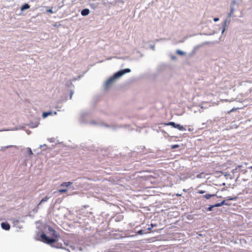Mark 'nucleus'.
<instances>
[{
  "instance_id": "3",
  "label": "nucleus",
  "mask_w": 252,
  "mask_h": 252,
  "mask_svg": "<svg viewBox=\"0 0 252 252\" xmlns=\"http://www.w3.org/2000/svg\"><path fill=\"white\" fill-rule=\"evenodd\" d=\"M217 189L213 186L206 184V199L209 200L213 197V200L216 201L217 198L219 197L216 194Z\"/></svg>"
},
{
  "instance_id": "32",
  "label": "nucleus",
  "mask_w": 252,
  "mask_h": 252,
  "mask_svg": "<svg viewBox=\"0 0 252 252\" xmlns=\"http://www.w3.org/2000/svg\"><path fill=\"white\" fill-rule=\"evenodd\" d=\"M222 186H225V183H222Z\"/></svg>"
},
{
  "instance_id": "9",
  "label": "nucleus",
  "mask_w": 252,
  "mask_h": 252,
  "mask_svg": "<svg viewBox=\"0 0 252 252\" xmlns=\"http://www.w3.org/2000/svg\"><path fill=\"white\" fill-rule=\"evenodd\" d=\"M90 13V10L89 9H84L81 11V15L83 16H87Z\"/></svg>"
},
{
  "instance_id": "33",
  "label": "nucleus",
  "mask_w": 252,
  "mask_h": 252,
  "mask_svg": "<svg viewBox=\"0 0 252 252\" xmlns=\"http://www.w3.org/2000/svg\"><path fill=\"white\" fill-rule=\"evenodd\" d=\"M210 34H211V33H205V35H210Z\"/></svg>"
},
{
  "instance_id": "10",
  "label": "nucleus",
  "mask_w": 252,
  "mask_h": 252,
  "mask_svg": "<svg viewBox=\"0 0 252 252\" xmlns=\"http://www.w3.org/2000/svg\"><path fill=\"white\" fill-rule=\"evenodd\" d=\"M72 184V183L71 182H63L61 185V186L67 188Z\"/></svg>"
},
{
  "instance_id": "19",
  "label": "nucleus",
  "mask_w": 252,
  "mask_h": 252,
  "mask_svg": "<svg viewBox=\"0 0 252 252\" xmlns=\"http://www.w3.org/2000/svg\"><path fill=\"white\" fill-rule=\"evenodd\" d=\"M216 207H219L222 206L220 202L214 203Z\"/></svg>"
},
{
  "instance_id": "15",
  "label": "nucleus",
  "mask_w": 252,
  "mask_h": 252,
  "mask_svg": "<svg viewBox=\"0 0 252 252\" xmlns=\"http://www.w3.org/2000/svg\"><path fill=\"white\" fill-rule=\"evenodd\" d=\"M234 7L233 6V5H230V11L229 12V13L228 14V17H231V14L233 13V11H234Z\"/></svg>"
},
{
  "instance_id": "16",
  "label": "nucleus",
  "mask_w": 252,
  "mask_h": 252,
  "mask_svg": "<svg viewBox=\"0 0 252 252\" xmlns=\"http://www.w3.org/2000/svg\"><path fill=\"white\" fill-rule=\"evenodd\" d=\"M68 189H60L58 190V192L60 193H65L67 191Z\"/></svg>"
},
{
  "instance_id": "28",
  "label": "nucleus",
  "mask_w": 252,
  "mask_h": 252,
  "mask_svg": "<svg viewBox=\"0 0 252 252\" xmlns=\"http://www.w3.org/2000/svg\"><path fill=\"white\" fill-rule=\"evenodd\" d=\"M204 192V191H202V190H201V191H198V193H203Z\"/></svg>"
},
{
  "instance_id": "1",
  "label": "nucleus",
  "mask_w": 252,
  "mask_h": 252,
  "mask_svg": "<svg viewBox=\"0 0 252 252\" xmlns=\"http://www.w3.org/2000/svg\"><path fill=\"white\" fill-rule=\"evenodd\" d=\"M48 233L51 238L48 237L45 234L42 233L40 235V238L41 241L48 244H51L57 241V238H58L59 235L57 234L56 231L51 227H49L48 228Z\"/></svg>"
},
{
  "instance_id": "25",
  "label": "nucleus",
  "mask_w": 252,
  "mask_h": 252,
  "mask_svg": "<svg viewBox=\"0 0 252 252\" xmlns=\"http://www.w3.org/2000/svg\"><path fill=\"white\" fill-rule=\"evenodd\" d=\"M214 22H217L219 20V18L218 17H215L213 19Z\"/></svg>"
},
{
  "instance_id": "11",
  "label": "nucleus",
  "mask_w": 252,
  "mask_h": 252,
  "mask_svg": "<svg viewBox=\"0 0 252 252\" xmlns=\"http://www.w3.org/2000/svg\"><path fill=\"white\" fill-rule=\"evenodd\" d=\"M30 7V5L28 3L23 4L21 7V10L23 11L25 9H29Z\"/></svg>"
},
{
  "instance_id": "14",
  "label": "nucleus",
  "mask_w": 252,
  "mask_h": 252,
  "mask_svg": "<svg viewBox=\"0 0 252 252\" xmlns=\"http://www.w3.org/2000/svg\"><path fill=\"white\" fill-rule=\"evenodd\" d=\"M226 201L227 200L226 199L222 200L220 202L221 205L222 206H223V205H227V206L230 205V204L226 202Z\"/></svg>"
},
{
  "instance_id": "4",
  "label": "nucleus",
  "mask_w": 252,
  "mask_h": 252,
  "mask_svg": "<svg viewBox=\"0 0 252 252\" xmlns=\"http://www.w3.org/2000/svg\"><path fill=\"white\" fill-rule=\"evenodd\" d=\"M130 71V69L126 68L125 69L121 70L118 72H116L114 74V75L111 77L105 83V86L106 88L109 87L112 83L114 82L115 80L117 78H118L121 77L124 74L128 73Z\"/></svg>"
},
{
  "instance_id": "17",
  "label": "nucleus",
  "mask_w": 252,
  "mask_h": 252,
  "mask_svg": "<svg viewBox=\"0 0 252 252\" xmlns=\"http://www.w3.org/2000/svg\"><path fill=\"white\" fill-rule=\"evenodd\" d=\"M52 114V112H44L42 114V116L44 117V118H45L46 117H47L49 115H51Z\"/></svg>"
},
{
  "instance_id": "24",
  "label": "nucleus",
  "mask_w": 252,
  "mask_h": 252,
  "mask_svg": "<svg viewBox=\"0 0 252 252\" xmlns=\"http://www.w3.org/2000/svg\"><path fill=\"white\" fill-rule=\"evenodd\" d=\"M179 147V145H173L171 147L172 149H174L175 148H178Z\"/></svg>"
},
{
  "instance_id": "18",
  "label": "nucleus",
  "mask_w": 252,
  "mask_h": 252,
  "mask_svg": "<svg viewBox=\"0 0 252 252\" xmlns=\"http://www.w3.org/2000/svg\"><path fill=\"white\" fill-rule=\"evenodd\" d=\"M176 53L177 54L180 55H184L185 54V53L180 50H177L176 51Z\"/></svg>"
},
{
  "instance_id": "13",
  "label": "nucleus",
  "mask_w": 252,
  "mask_h": 252,
  "mask_svg": "<svg viewBox=\"0 0 252 252\" xmlns=\"http://www.w3.org/2000/svg\"><path fill=\"white\" fill-rule=\"evenodd\" d=\"M237 198H238L237 196H235V197L227 196V197H226L225 198V199L227 201H228V200H237Z\"/></svg>"
},
{
  "instance_id": "23",
  "label": "nucleus",
  "mask_w": 252,
  "mask_h": 252,
  "mask_svg": "<svg viewBox=\"0 0 252 252\" xmlns=\"http://www.w3.org/2000/svg\"><path fill=\"white\" fill-rule=\"evenodd\" d=\"M236 3V0H233L231 3V5H233V6L234 7V5Z\"/></svg>"
},
{
  "instance_id": "21",
  "label": "nucleus",
  "mask_w": 252,
  "mask_h": 252,
  "mask_svg": "<svg viewBox=\"0 0 252 252\" xmlns=\"http://www.w3.org/2000/svg\"><path fill=\"white\" fill-rule=\"evenodd\" d=\"M216 42H217V41H214L213 42L206 41L205 44H206V45L209 44H211H211H213V43H215Z\"/></svg>"
},
{
  "instance_id": "29",
  "label": "nucleus",
  "mask_w": 252,
  "mask_h": 252,
  "mask_svg": "<svg viewBox=\"0 0 252 252\" xmlns=\"http://www.w3.org/2000/svg\"><path fill=\"white\" fill-rule=\"evenodd\" d=\"M153 224H152V227L148 228V229L149 230H151V229H152V228L153 227Z\"/></svg>"
},
{
  "instance_id": "34",
  "label": "nucleus",
  "mask_w": 252,
  "mask_h": 252,
  "mask_svg": "<svg viewBox=\"0 0 252 252\" xmlns=\"http://www.w3.org/2000/svg\"><path fill=\"white\" fill-rule=\"evenodd\" d=\"M209 179V178H208L207 179V180H208ZM207 181H206V183H207Z\"/></svg>"
},
{
  "instance_id": "7",
  "label": "nucleus",
  "mask_w": 252,
  "mask_h": 252,
  "mask_svg": "<svg viewBox=\"0 0 252 252\" xmlns=\"http://www.w3.org/2000/svg\"><path fill=\"white\" fill-rule=\"evenodd\" d=\"M227 19H225L223 22L222 23V31H221V33L223 34V33L225 32V31L226 30V24H227Z\"/></svg>"
},
{
  "instance_id": "8",
  "label": "nucleus",
  "mask_w": 252,
  "mask_h": 252,
  "mask_svg": "<svg viewBox=\"0 0 252 252\" xmlns=\"http://www.w3.org/2000/svg\"><path fill=\"white\" fill-rule=\"evenodd\" d=\"M208 207L206 208V211H213V208H216L214 204L208 205Z\"/></svg>"
},
{
  "instance_id": "6",
  "label": "nucleus",
  "mask_w": 252,
  "mask_h": 252,
  "mask_svg": "<svg viewBox=\"0 0 252 252\" xmlns=\"http://www.w3.org/2000/svg\"><path fill=\"white\" fill-rule=\"evenodd\" d=\"M1 226L2 229L6 230H8L10 228L9 224L7 222H2L1 224Z\"/></svg>"
},
{
  "instance_id": "12",
  "label": "nucleus",
  "mask_w": 252,
  "mask_h": 252,
  "mask_svg": "<svg viewBox=\"0 0 252 252\" xmlns=\"http://www.w3.org/2000/svg\"><path fill=\"white\" fill-rule=\"evenodd\" d=\"M49 199V197L45 196L44 198H42L40 202L37 205L38 207L42 203L47 201Z\"/></svg>"
},
{
  "instance_id": "26",
  "label": "nucleus",
  "mask_w": 252,
  "mask_h": 252,
  "mask_svg": "<svg viewBox=\"0 0 252 252\" xmlns=\"http://www.w3.org/2000/svg\"><path fill=\"white\" fill-rule=\"evenodd\" d=\"M47 12H49V13H53V11H52V9H49V10H47Z\"/></svg>"
},
{
  "instance_id": "31",
  "label": "nucleus",
  "mask_w": 252,
  "mask_h": 252,
  "mask_svg": "<svg viewBox=\"0 0 252 252\" xmlns=\"http://www.w3.org/2000/svg\"><path fill=\"white\" fill-rule=\"evenodd\" d=\"M208 21H209L208 20H206V22H205L206 24L208 23Z\"/></svg>"
},
{
  "instance_id": "22",
  "label": "nucleus",
  "mask_w": 252,
  "mask_h": 252,
  "mask_svg": "<svg viewBox=\"0 0 252 252\" xmlns=\"http://www.w3.org/2000/svg\"><path fill=\"white\" fill-rule=\"evenodd\" d=\"M144 231L143 230H140L139 231H138V233L139 234H143L144 233Z\"/></svg>"
},
{
  "instance_id": "2",
  "label": "nucleus",
  "mask_w": 252,
  "mask_h": 252,
  "mask_svg": "<svg viewBox=\"0 0 252 252\" xmlns=\"http://www.w3.org/2000/svg\"><path fill=\"white\" fill-rule=\"evenodd\" d=\"M211 159L210 160L209 159V156L207 157L206 155V161H208V163L206 162V166H207V164H210L212 163H214L215 161L214 160V158H215L214 157H213V156H211ZM214 175L216 177H219L221 176V175H223L224 177H227L229 176H230L229 174L227 172H223L222 171H215L214 172H211L209 171V169H207L206 168V175Z\"/></svg>"
},
{
  "instance_id": "5",
  "label": "nucleus",
  "mask_w": 252,
  "mask_h": 252,
  "mask_svg": "<svg viewBox=\"0 0 252 252\" xmlns=\"http://www.w3.org/2000/svg\"><path fill=\"white\" fill-rule=\"evenodd\" d=\"M166 126H171L174 128H178L180 130L184 131L186 130V128L182 125L179 124H175L174 122H171L168 123L164 124Z\"/></svg>"
},
{
  "instance_id": "20",
  "label": "nucleus",
  "mask_w": 252,
  "mask_h": 252,
  "mask_svg": "<svg viewBox=\"0 0 252 252\" xmlns=\"http://www.w3.org/2000/svg\"><path fill=\"white\" fill-rule=\"evenodd\" d=\"M28 153H29V154L30 155H32V154H33L32 152V150H31V148H28Z\"/></svg>"
},
{
  "instance_id": "30",
  "label": "nucleus",
  "mask_w": 252,
  "mask_h": 252,
  "mask_svg": "<svg viewBox=\"0 0 252 252\" xmlns=\"http://www.w3.org/2000/svg\"><path fill=\"white\" fill-rule=\"evenodd\" d=\"M11 146H12L10 145V146H8L6 147L5 148H8L9 147H11Z\"/></svg>"
},
{
  "instance_id": "27",
  "label": "nucleus",
  "mask_w": 252,
  "mask_h": 252,
  "mask_svg": "<svg viewBox=\"0 0 252 252\" xmlns=\"http://www.w3.org/2000/svg\"><path fill=\"white\" fill-rule=\"evenodd\" d=\"M236 109V108H232V109L230 110V112H233V111H234Z\"/></svg>"
}]
</instances>
